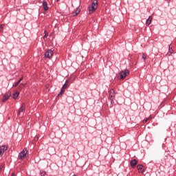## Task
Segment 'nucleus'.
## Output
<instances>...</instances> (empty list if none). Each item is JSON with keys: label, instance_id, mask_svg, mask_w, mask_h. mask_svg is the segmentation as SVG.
<instances>
[{"label": "nucleus", "instance_id": "obj_1", "mask_svg": "<svg viewBox=\"0 0 176 176\" xmlns=\"http://www.w3.org/2000/svg\"><path fill=\"white\" fill-rule=\"evenodd\" d=\"M98 8V2L97 0H94L92 3L91 7H89V13H93L94 12H96V9Z\"/></svg>", "mask_w": 176, "mask_h": 176}, {"label": "nucleus", "instance_id": "obj_2", "mask_svg": "<svg viewBox=\"0 0 176 176\" xmlns=\"http://www.w3.org/2000/svg\"><path fill=\"white\" fill-rule=\"evenodd\" d=\"M28 153V151H27V148H24L22 151H21L19 154V159L21 160H23V159H25V156H27V154Z\"/></svg>", "mask_w": 176, "mask_h": 176}, {"label": "nucleus", "instance_id": "obj_3", "mask_svg": "<svg viewBox=\"0 0 176 176\" xmlns=\"http://www.w3.org/2000/svg\"><path fill=\"white\" fill-rule=\"evenodd\" d=\"M129 74H130V71L128 69H126L125 71H122L119 74L120 77H118V78L120 80L124 79V78H126V76L129 75Z\"/></svg>", "mask_w": 176, "mask_h": 176}, {"label": "nucleus", "instance_id": "obj_4", "mask_svg": "<svg viewBox=\"0 0 176 176\" xmlns=\"http://www.w3.org/2000/svg\"><path fill=\"white\" fill-rule=\"evenodd\" d=\"M109 100L111 101V104H112V102H113V99L115 98V90L113 89H110L109 91Z\"/></svg>", "mask_w": 176, "mask_h": 176}, {"label": "nucleus", "instance_id": "obj_5", "mask_svg": "<svg viewBox=\"0 0 176 176\" xmlns=\"http://www.w3.org/2000/svg\"><path fill=\"white\" fill-rule=\"evenodd\" d=\"M54 53V52H53V50H48L45 54V58H51L52 57H53Z\"/></svg>", "mask_w": 176, "mask_h": 176}, {"label": "nucleus", "instance_id": "obj_6", "mask_svg": "<svg viewBox=\"0 0 176 176\" xmlns=\"http://www.w3.org/2000/svg\"><path fill=\"white\" fill-rule=\"evenodd\" d=\"M6 151H8V146L6 145H3L0 146V157L3 156Z\"/></svg>", "mask_w": 176, "mask_h": 176}, {"label": "nucleus", "instance_id": "obj_7", "mask_svg": "<svg viewBox=\"0 0 176 176\" xmlns=\"http://www.w3.org/2000/svg\"><path fill=\"white\" fill-rule=\"evenodd\" d=\"M25 111V104H22L21 107L19 108V110L18 111V116H20V115H21V113H23V112Z\"/></svg>", "mask_w": 176, "mask_h": 176}, {"label": "nucleus", "instance_id": "obj_8", "mask_svg": "<svg viewBox=\"0 0 176 176\" xmlns=\"http://www.w3.org/2000/svg\"><path fill=\"white\" fill-rule=\"evenodd\" d=\"M12 96V92H8L7 94H6L3 97V102H5V101H8V100H9V98H10V96Z\"/></svg>", "mask_w": 176, "mask_h": 176}, {"label": "nucleus", "instance_id": "obj_9", "mask_svg": "<svg viewBox=\"0 0 176 176\" xmlns=\"http://www.w3.org/2000/svg\"><path fill=\"white\" fill-rule=\"evenodd\" d=\"M173 43H170L168 46V52L167 53L166 56H170L173 54Z\"/></svg>", "mask_w": 176, "mask_h": 176}, {"label": "nucleus", "instance_id": "obj_10", "mask_svg": "<svg viewBox=\"0 0 176 176\" xmlns=\"http://www.w3.org/2000/svg\"><path fill=\"white\" fill-rule=\"evenodd\" d=\"M42 5L44 10H49V7L47 6V2L46 1H43Z\"/></svg>", "mask_w": 176, "mask_h": 176}, {"label": "nucleus", "instance_id": "obj_11", "mask_svg": "<svg viewBox=\"0 0 176 176\" xmlns=\"http://www.w3.org/2000/svg\"><path fill=\"white\" fill-rule=\"evenodd\" d=\"M139 173H144V166L142 164H139L137 166Z\"/></svg>", "mask_w": 176, "mask_h": 176}, {"label": "nucleus", "instance_id": "obj_12", "mask_svg": "<svg viewBox=\"0 0 176 176\" xmlns=\"http://www.w3.org/2000/svg\"><path fill=\"white\" fill-rule=\"evenodd\" d=\"M137 163H138L137 160H133L132 161H131V167H135V166H137Z\"/></svg>", "mask_w": 176, "mask_h": 176}, {"label": "nucleus", "instance_id": "obj_13", "mask_svg": "<svg viewBox=\"0 0 176 176\" xmlns=\"http://www.w3.org/2000/svg\"><path fill=\"white\" fill-rule=\"evenodd\" d=\"M19 96H20V92L16 91L15 93H14L12 94V98H14V100H16L17 97H19Z\"/></svg>", "mask_w": 176, "mask_h": 176}, {"label": "nucleus", "instance_id": "obj_14", "mask_svg": "<svg viewBox=\"0 0 176 176\" xmlns=\"http://www.w3.org/2000/svg\"><path fill=\"white\" fill-rule=\"evenodd\" d=\"M152 23V17L149 16L148 19L146 20V23L147 25H150V24Z\"/></svg>", "mask_w": 176, "mask_h": 176}, {"label": "nucleus", "instance_id": "obj_15", "mask_svg": "<svg viewBox=\"0 0 176 176\" xmlns=\"http://www.w3.org/2000/svg\"><path fill=\"white\" fill-rule=\"evenodd\" d=\"M21 80H23V78H21L15 83V85H14V87L19 86V85H20V82H21Z\"/></svg>", "mask_w": 176, "mask_h": 176}, {"label": "nucleus", "instance_id": "obj_16", "mask_svg": "<svg viewBox=\"0 0 176 176\" xmlns=\"http://www.w3.org/2000/svg\"><path fill=\"white\" fill-rule=\"evenodd\" d=\"M67 87H68V80H67L65 82V84L63 85V86L62 87V88L63 89H67Z\"/></svg>", "mask_w": 176, "mask_h": 176}, {"label": "nucleus", "instance_id": "obj_17", "mask_svg": "<svg viewBox=\"0 0 176 176\" xmlns=\"http://www.w3.org/2000/svg\"><path fill=\"white\" fill-rule=\"evenodd\" d=\"M40 174H41V176H47V173H46V172L43 171V170H41L40 172Z\"/></svg>", "mask_w": 176, "mask_h": 176}, {"label": "nucleus", "instance_id": "obj_18", "mask_svg": "<svg viewBox=\"0 0 176 176\" xmlns=\"http://www.w3.org/2000/svg\"><path fill=\"white\" fill-rule=\"evenodd\" d=\"M65 91V89L62 87L58 96L63 94Z\"/></svg>", "mask_w": 176, "mask_h": 176}, {"label": "nucleus", "instance_id": "obj_19", "mask_svg": "<svg viewBox=\"0 0 176 176\" xmlns=\"http://www.w3.org/2000/svg\"><path fill=\"white\" fill-rule=\"evenodd\" d=\"M146 54H142V58H143L144 61L146 60Z\"/></svg>", "mask_w": 176, "mask_h": 176}, {"label": "nucleus", "instance_id": "obj_20", "mask_svg": "<svg viewBox=\"0 0 176 176\" xmlns=\"http://www.w3.org/2000/svg\"><path fill=\"white\" fill-rule=\"evenodd\" d=\"M78 14H79V11H77L76 12H73V16H78Z\"/></svg>", "mask_w": 176, "mask_h": 176}, {"label": "nucleus", "instance_id": "obj_21", "mask_svg": "<svg viewBox=\"0 0 176 176\" xmlns=\"http://www.w3.org/2000/svg\"><path fill=\"white\" fill-rule=\"evenodd\" d=\"M3 168H5V166L1 165L0 166V171H2V170H3Z\"/></svg>", "mask_w": 176, "mask_h": 176}, {"label": "nucleus", "instance_id": "obj_22", "mask_svg": "<svg viewBox=\"0 0 176 176\" xmlns=\"http://www.w3.org/2000/svg\"><path fill=\"white\" fill-rule=\"evenodd\" d=\"M5 27V25H0V30H2Z\"/></svg>", "mask_w": 176, "mask_h": 176}, {"label": "nucleus", "instance_id": "obj_23", "mask_svg": "<svg viewBox=\"0 0 176 176\" xmlns=\"http://www.w3.org/2000/svg\"><path fill=\"white\" fill-rule=\"evenodd\" d=\"M49 34H47V33H45V34L44 35V36H43V38H47V36H48Z\"/></svg>", "mask_w": 176, "mask_h": 176}, {"label": "nucleus", "instance_id": "obj_24", "mask_svg": "<svg viewBox=\"0 0 176 176\" xmlns=\"http://www.w3.org/2000/svg\"><path fill=\"white\" fill-rule=\"evenodd\" d=\"M149 120V118H146L144 121V123H146Z\"/></svg>", "mask_w": 176, "mask_h": 176}, {"label": "nucleus", "instance_id": "obj_25", "mask_svg": "<svg viewBox=\"0 0 176 176\" xmlns=\"http://www.w3.org/2000/svg\"><path fill=\"white\" fill-rule=\"evenodd\" d=\"M11 176H14V173H12Z\"/></svg>", "mask_w": 176, "mask_h": 176}]
</instances>
